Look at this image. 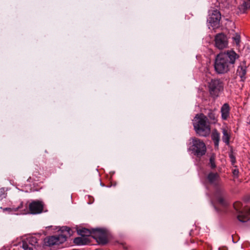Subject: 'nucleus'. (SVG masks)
Returning <instances> with one entry per match:
<instances>
[{"label":"nucleus","mask_w":250,"mask_h":250,"mask_svg":"<svg viewBox=\"0 0 250 250\" xmlns=\"http://www.w3.org/2000/svg\"><path fill=\"white\" fill-rule=\"evenodd\" d=\"M207 180L209 184L216 187L214 193V197L218 202L222 206H226V203L224 199L226 194L225 189L219 187L221 180L219 174L217 172H210L207 176Z\"/></svg>","instance_id":"nucleus-3"},{"label":"nucleus","mask_w":250,"mask_h":250,"mask_svg":"<svg viewBox=\"0 0 250 250\" xmlns=\"http://www.w3.org/2000/svg\"><path fill=\"white\" fill-rule=\"evenodd\" d=\"M90 241L88 237L84 236L78 237L74 239V243L79 246L87 245L90 243Z\"/></svg>","instance_id":"nucleus-15"},{"label":"nucleus","mask_w":250,"mask_h":250,"mask_svg":"<svg viewBox=\"0 0 250 250\" xmlns=\"http://www.w3.org/2000/svg\"><path fill=\"white\" fill-rule=\"evenodd\" d=\"M61 231L62 233L49 236L44 239V243L45 246L52 247L55 245H59L65 242L68 236H71L73 234V231L68 227H62Z\"/></svg>","instance_id":"nucleus-4"},{"label":"nucleus","mask_w":250,"mask_h":250,"mask_svg":"<svg viewBox=\"0 0 250 250\" xmlns=\"http://www.w3.org/2000/svg\"><path fill=\"white\" fill-rule=\"evenodd\" d=\"M221 18L220 12L217 10H213L208 15L207 21L212 28L216 29L220 27V21Z\"/></svg>","instance_id":"nucleus-9"},{"label":"nucleus","mask_w":250,"mask_h":250,"mask_svg":"<svg viewBox=\"0 0 250 250\" xmlns=\"http://www.w3.org/2000/svg\"><path fill=\"white\" fill-rule=\"evenodd\" d=\"M211 137L214 142L215 147L218 148L220 141V134L217 131H215L212 133Z\"/></svg>","instance_id":"nucleus-19"},{"label":"nucleus","mask_w":250,"mask_h":250,"mask_svg":"<svg viewBox=\"0 0 250 250\" xmlns=\"http://www.w3.org/2000/svg\"><path fill=\"white\" fill-rule=\"evenodd\" d=\"M23 207V203L22 202H21L20 205L18 206V207L15 208V210H19L20 209H21V208H22Z\"/></svg>","instance_id":"nucleus-26"},{"label":"nucleus","mask_w":250,"mask_h":250,"mask_svg":"<svg viewBox=\"0 0 250 250\" xmlns=\"http://www.w3.org/2000/svg\"><path fill=\"white\" fill-rule=\"evenodd\" d=\"M233 174L234 175H237L238 174V170H236L235 169L234 171H233Z\"/></svg>","instance_id":"nucleus-27"},{"label":"nucleus","mask_w":250,"mask_h":250,"mask_svg":"<svg viewBox=\"0 0 250 250\" xmlns=\"http://www.w3.org/2000/svg\"><path fill=\"white\" fill-rule=\"evenodd\" d=\"M215 46L222 50L228 46V40L227 37L224 33H218L216 35L214 38Z\"/></svg>","instance_id":"nucleus-10"},{"label":"nucleus","mask_w":250,"mask_h":250,"mask_svg":"<svg viewBox=\"0 0 250 250\" xmlns=\"http://www.w3.org/2000/svg\"><path fill=\"white\" fill-rule=\"evenodd\" d=\"M239 57V55L233 50L220 53L216 56L214 61L215 72L219 74L228 72L231 68L234 67L235 61Z\"/></svg>","instance_id":"nucleus-1"},{"label":"nucleus","mask_w":250,"mask_h":250,"mask_svg":"<svg viewBox=\"0 0 250 250\" xmlns=\"http://www.w3.org/2000/svg\"><path fill=\"white\" fill-rule=\"evenodd\" d=\"M232 39L235 42L237 45L239 44L240 42V36L239 34L236 33L235 36L232 38Z\"/></svg>","instance_id":"nucleus-22"},{"label":"nucleus","mask_w":250,"mask_h":250,"mask_svg":"<svg viewBox=\"0 0 250 250\" xmlns=\"http://www.w3.org/2000/svg\"><path fill=\"white\" fill-rule=\"evenodd\" d=\"M38 243L37 239L34 237H31L26 238L21 242V247L23 250H34L37 244Z\"/></svg>","instance_id":"nucleus-11"},{"label":"nucleus","mask_w":250,"mask_h":250,"mask_svg":"<svg viewBox=\"0 0 250 250\" xmlns=\"http://www.w3.org/2000/svg\"><path fill=\"white\" fill-rule=\"evenodd\" d=\"M188 150L197 157H201L204 155L206 152L207 148L205 144L201 140L196 138H192L191 145Z\"/></svg>","instance_id":"nucleus-5"},{"label":"nucleus","mask_w":250,"mask_h":250,"mask_svg":"<svg viewBox=\"0 0 250 250\" xmlns=\"http://www.w3.org/2000/svg\"><path fill=\"white\" fill-rule=\"evenodd\" d=\"M241 204V203H239V202H236L234 204V205H233L234 208L237 211L239 210V206H240Z\"/></svg>","instance_id":"nucleus-25"},{"label":"nucleus","mask_w":250,"mask_h":250,"mask_svg":"<svg viewBox=\"0 0 250 250\" xmlns=\"http://www.w3.org/2000/svg\"><path fill=\"white\" fill-rule=\"evenodd\" d=\"M229 157L230 159V161H231L232 164V165L236 163V159H235V157L233 155L232 152L229 153Z\"/></svg>","instance_id":"nucleus-24"},{"label":"nucleus","mask_w":250,"mask_h":250,"mask_svg":"<svg viewBox=\"0 0 250 250\" xmlns=\"http://www.w3.org/2000/svg\"><path fill=\"white\" fill-rule=\"evenodd\" d=\"M92 237L100 245H104L108 242L107 230L104 229H93Z\"/></svg>","instance_id":"nucleus-8"},{"label":"nucleus","mask_w":250,"mask_h":250,"mask_svg":"<svg viewBox=\"0 0 250 250\" xmlns=\"http://www.w3.org/2000/svg\"><path fill=\"white\" fill-rule=\"evenodd\" d=\"M247 73V66L245 64L241 65L238 67L237 70V75L241 78L242 81H244L246 79V74Z\"/></svg>","instance_id":"nucleus-16"},{"label":"nucleus","mask_w":250,"mask_h":250,"mask_svg":"<svg viewBox=\"0 0 250 250\" xmlns=\"http://www.w3.org/2000/svg\"><path fill=\"white\" fill-rule=\"evenodd\" d=\"M230 108L228 104L225 103L221 107V118L227 120L229 117Z\"/></svg>","instance_id":"nucleus-14"},{"label":"nucleus","mask_w":250,"mask_h":250,"mask_svg":"<svg viewBox=\"0 0 250 250\" xmlns=\"http://www.w3.org/2000/svg\"><path fill=\"white\" fill-rule=\"evenodd\" d=\"M77 233L81 236L88 237L90 236H93V229H89L85 228L77 229Z\"/></svg>","instance_id":"nucleus-17"},{"label":"nucleus","mask_w":250,"mask_h":250,"mask_svg":"<svg viewBox=\"0 0 250 250\" xmlns=\"http://www.w3.org/2000/svg\"><path fill=\"white\" fill-rule=\"evenodd\" d=\"M217 110L211 108H206L204 113L210 124H216L218 121V115L217 114Z\"/></svg>","instance_id":"nucleus-12"},{"label":"nucleus","mask_w":250,"mask_h":250,"mask_svg":"<svg viewBox=\"0 0 250 250\" xmlns=\"http://www.w3.org/2000/svg\"><path fill=\"white\" fill-rule=\"evenodd\" d=\"M237 218L241 222H246L250 220V208L243 211H239Z\"/></svg>","instance_id":"nucleus-13"},{"label":"nucleus","mask_w":250,"mask_h":250,"mask_svg":"<svg viewBox=\"0 0 250 250\" xmlns=\"http://www.w3.org/2000/svg\"><path fill=\"white\" fill-rule=\"evenodd\" d=\"M209 165L211 168L214 169L216 167V166L215 162V158L212 156L209 158Z\"/></svg>","instance_id":"nucleus-21"},{"label":"nucleus","mask_w":250,"mask_h":250,"mask_svg":"<svg viewBox=\"0 0 250 250\" xmlns=\"http://www.w3.org/2000/svg\"><path fill=\"white\" fill-rule=\"evenodd\" d=\"M44 204L41 200H33L28 205V210L24 209L23 214H38L42 212Z\"/></svg>","instance_id":"nucleus-7"},{"label":"nucleus","mask_w":250,"mask_h":250,"mask_svg":"<svg viewBox=\"0 0 250 250\" xmlns=\"http://www.w3.org/2000/svg\"><path fill=\"white\" fill-rule=\"evenodd\" d=\"M193 125L196 133L200 136L207 137L210 132L209 122L204 113L195 115Z\"/></svg>","instance_id":"nucleus-2"},{"label":"nucleus","mask_w":250,"mask_h":250,"mask_svg":"<svg viewBox=\"0 0 250 250\" xmlns=\"http://www.w3.org/2000/svg\"><path fill=\"white\" fill-rule=\"evenodd\" d=\"M222 141L226 145H229V140L230 138V134L228 131V129L225 128H222Z\"/></svg>","instance_id":"nucleus-18"},{"label":"nucleus","mask_w":250,"mask_h":250,"mask_svg":"<svg viewBox=\"0 0 250 250\" xmlns=\"http://www.w3.org/2000/svg\"><path fill=\"white\" fill-rule=\"evenodd\" d=\"M208 87L211 97L216 99L224 90V83L219 79H211L208 83Z\"/></svg>","instance_id":"nucleus-6"},{"label":"nucleus","mask_w":250,"mask_h":250,"mask_svg":"<svg viewBox=\"0 0 250 250\" xmlns=\"http://www.w3.org/2000/svg\"><path fill=\"white\" fill-rule=\"evenodd\" d=\"M250 8V0H244L239 5V9L241 12L244 13Z\"/></svg>","instance_id":"nucleus-20"},{"label":"nucleus","mask_w":250,"mask_h":250,"mask_svg":"<svg viewBox=\"0 0 250 250\" xmlns=\"http://www.w3.org/2000/svg\"><path fill=\"white\" fill-rule=\"evenodd\" d=\"M6 193L5 192V190L4 188H0V200H1L2 199L6 197Z\"/></svg>","instance_id":"nucleus-23"}]
</instances>
